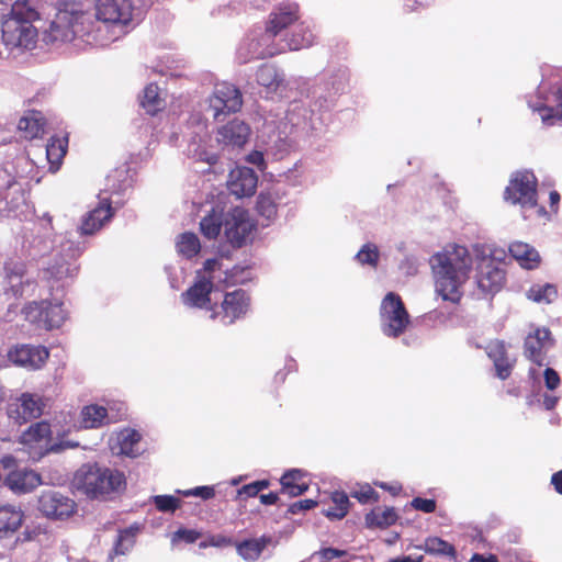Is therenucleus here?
<instances>
[{
	"instance_id": "f257e3e1",
	"label": "nucleus",
	"mask_w": 562,
	"mask_h": 562,
	"mask_svg": "<svg viewBox=\"0 0 562 562\" xmlns=\"http://www.w3.org/2000/svg\"><path fill=\"white\" fill-rule=\"evenodd\" d=\"M472 266V255L463 245L449 244L432 255L430 267L436 293L445 301L459 302Z\"/></svg>"
},
{
	"instance_id": "f03ea898",
	"label": "nucleus",
	"mask_w": 562,
	"mask_h": 562,
	"mask_svg": "<svg viewBox=\"0 0 562 562\" xmlns=\"http://www.w3.org/2000/svg\"><path fill=\"white\" fill-rule=\"evenodd\" d=\"M76 428L70 412H60L52 420H41L29 426L19 437V443L33 461L49 453L76 449L79 442L68 438Z\"/></svg>"
},
{
	"instance_id": "7ed1b4c3",
	"label": "nucleus",
	"mask_w": 562,
	"mask_h": 562,
	"mask_svg": "<svg viewBox=\"0 0 562 562\" xmlns=\"http://www.w3.org/2000/svg\"><path fill=\"white\" fill-rule=\"evenodd\" d=\"M255 228L256 224L249 212L243 207H234L226 213L213 209L200 222V229L204 237L214 239L223 232L225 239L234 247L246 244Z\"/></svg>"
},
{
	"instance_id": "20e7f679",
	"label": "nucleus",
	"mask_w": 562,
	"mask_h": 562,
	"mask_svg": "<svg viewBox=\"0 0 562 562\" xmlns=\"http://www.w3.org/2000/svg\"><path fill=\"white\" fill-rule=\"evenodd\" d=\"M72 486L90 498H104L125 490L126 481L122 472L97 463L81 465L75 473Z\"/></svg>"
},
{
	"instance_id": "39448f33",
	"label": "nucleus",
	"mask_w": 562,
	"mask_h": 562,
	"mask_svg": "<svg viewBox=\"0 0 562 562\" xmlns=\"http://www.w3.org/2000/svg\"><path fill=\"white\" fill-rule=\"evenodd\" d=\"M95 15L105 24L98 30L102 36L100 45H108L134 26L138 11L132 0H98Z\"/></svg>"
},
{
	"instance_id": "423d86ee",
	"label": "nucleus",
	"mask_w": 562,
	"mask_h": 562,
	"mask_svg": "<svg viewBox=\"0 0 562 562\" xmlns=\"http://www.w3.org/2000/svg\"><path fill=\"white\" fill-rule=\"evenodd\" d=\"M221 270L222 263L217 259L206 260L203 269L198 271L194 283L182 294L183 304L205 310L211 314L216 303L212 297L213 281L217 279L227 283L238 282L234 276H226L224 279L216 276V272Z\"/></svg>"
},
{
	"instance_id": "0eeeda50",
	"label": "nucleus",
	"mask_w": 562,
	"mask_h": 562,
	"mask_svg": "<svg viewBox=\"0 0 562 562\" xmlns=\"http://www.w3.org/2000/svg\"><path fill=\"white\" fill-rule=\"evenodd\" d=\"M505 200L513 204H519L525 218L532 216V214H527L528 211H533L538 218H549L544 207L537 203V179L532 172H516L506 187Z\"/></svg>"
},
{
	"instance_id": "6e6552de",
	"label": "nucleus",
	"mask_w": 562,
	"mask_h": 562,
	"mask_svg": "<svg viewBox=\"0 0 562 562\" xmlns=\"http://www.w3.org/2000/svg\"><path fill=\"white\" fill-rule=\"evenodd\" d=\"M81 18L82 15L78 10L58 9L47 27L42 32L43 41L48 45L72 41L78 33Z\"/></svg>"
},
{
	"instance_id": "1a4fd4ad",
	"label": "nucleus",
	"mask_w": 562,
	"mask_h": 562,
	"mask_svg": "<svg viewBox=\"0 0 562 562\" xmlns=\"http://www.w3.org/2000/svg\"><path fill=\"white\" fill-rule=\"evenodd\" d=\"M22 314L29 323L47 330L60 327L67 316L58 299L31 302L22 310Z\"/></svg>"
},
{
	"instance_id": "9d476101",
	"label": "nucleus",
	"mask_w": 562,
	"mask_h": 562,
	"mask_svg": "<svg viewBox=\"0 0 562 562\" xmlns=\"http://www.w3.org/2000/svg\"><path fill=\"white\" fill-rule=\"evenodd\" d=\"M49 406V397L23 392L8 405L7 415L10 420L21 426L29 420L40 418Z\"/></svg>"
},
{
	"instance_id": "9b49d317",
	"label": "nucleus",
	"mask_w": 562,
	"mask_h": 562,
	"mask_svg": "<svg viewBox=\"0 0 562 562\" xmlns=\"http://www.w3.org/2000/svg\"><path fill=\"white\" fill-rule=\"evenodd\" d=\"M380 315L382 330L389 337L403 334L411 322L401 297L393 292L382 300Z\"/></svg>"
},
{
	"instance_id": "f8f14e48",
	"label": "nucleus",
	"mask_w": 562,
	"mask_h": 562,
	"mask_svg": "<svg viewBox=\"0 0 562 562\" xmlns=\"http://www.w3.org/2000/svg\"><path fill=\"white\" fill-rule=\"evenodd\" d=\"M37 509L46 518L65 520L76 513L77 504L74 499L58 491L46 490L38 496Z\"/></svg>"
},
{
	"instance_id": "ddd939ff",
	"label": "nucleus",
	"mask_w": 562,
	"mask_h": 562,
	"mask_svg": "<svg viewBox=\"0 0 562 562\" xmlns=\"http://www.w3.org/2000/svg\"><path fill=\"white\" fill-rule=\"evenodd\" d=\"M249 304V297L243 290L227 292L224 295L221 305L215 303L214 310L210 314V318L218 321L223 325H231L247 313Z\"/></svg>"
},
{
	"instance_id": "4468645a",
	"label": "nucleus",
	"mask_w": 562,
	"mask_h": 562,
	"mask_svg": "<svg viewBox=\"0 0 562 562\" xmlns=\"http://www.w3.org/2000/svg\"><path fill=\"white\" fill-rule=\"evenodd\" d=\"M38 32L33 24L5 20L2 25V38L10 48L32 49L37 42Z\"/></svg>"
},
{
	"instance_id": "2eb2a0df",
	"label": "nucleus",
	"mask_w": 562,
	"mask_h": 562,
	"mask_svg": "<svg viewBox=\"0 0 562 562\" xmlns=\"http://www.w3.org/2000/svg\"><path fill=\"white\" fill-rule=\"evenodd\" d=\"M241 105L240 91L235 86L225 82L217 85L209 99V108L214 119H218L222 114L236 112Z\"/></svg>"
},
{
	"instance_id": "dca6fc26",
	"label": "nucleus",
	"mask_w": 562,
	"mask_h": 562,
	"mask_svg": "<svg viewBox=\"0 0 562 562\" xmlns=\"http://www.w3.org/2000/svg\"><path fill=\"white\" fill-rule=\"evenodd\" d=\"M48 349L40 345H16L8 351V358L12 363L29 370H38L43 368L48 360Z\"/></svg>"
},
{
	"instance_id": "f3484780",
	"label": "nucleus",
	"mask_w": 562,
	"mask_h": 562,
	"mask_svg": "<svg viewBox=\"0 0 562 562\" xmlns=\"http://www.w3.org/2000/svg\"><path fill=\"white\" fill-rule=\"evenodd\" d=\"M257 184L258 177L251 168L237 166L228 173L227 189L238 199L254 195Z\"/></svg>"
},
{
	"instance_id": "a211bd4d",
	"label": "nucleus",
	"mask_w": 562,
	"mask_h": 562,
	"mask_svg": "<svg viewBox=\"0 0 562 562\" xmlns=\"http://www.w3.org/2000/svg\"><path fill=\"white\" fill-rule=\"evenodd\" d=\"M553 346L551 333L546 327H537L525 339V355L537 364L543 363L547 351Z\"/></svg>"
},
{
	"instance_id": "6ab92c4d",
	"label": "nucleus",
	"mask_w": 562,
	"mask_h": 562,
	"mask_svg": "<svg viewBox=\"0 0 562 562\" xmlns=\"http://www.w3.org/2000/svg\"><path fill=\"white\" fill-rule=\"evenodd\" d=\"M250 134L249 125L235 119L218 128L216 139L224 147L241 148L248 142Z\"/></svg>"
},
{
	"instance_id": "aec40b11",
	"label": "nucleus",
	"mask_w": 562,
	"mask_h": 562,
	"mask_svg": "<svg viewBox=\"0 0 562 562\" xmlns=\"http://www.w3.org/2000/svg\"><path fill=\"white\" fill-rule=\"evenodd\" d=\"M140 435L131 428L113 434L109 439V447L113 454L135 458L140 453Z\"/></svg>"
},
{
	"instance_id": "412c9836",
	"label": "nucleus",
	"mask_w": 562,
	"mask_h": 562,
	"mask_svg": "<svg viewBox=\"0 0 562 562\" xmlns=\"http://www.w3.org/2000/svg\"><path fill=\"white\" fill-rule=\"evenodd\" d=\"M5 485L15 494H26L40 486L43 481L40 473L32 469H15L11 471L5 480Z\"/></svg>"
},
{
	"instance_id": "4be33fe9",
	"label": "nucleus",
	"mask_w": 562,
	"mask_h": 562,
	"mask_svg": "<svg viewBox=\"0 0 562 562\" xmlns=\"http://www.w3.org/2000/svg\"><path fill=\"white\" fill-rule=\"evenodd\" d=\"M113 216L111 202L106 196H99V203L88 212L81 222L80 232L85 235H91L99 231Z\"/></svg>"
},
{
	"instance_id": "5701e85b",
	"label": "nucleus",
	"mask_w": 562,
	"mask_h": 562,
	"mask_svg": "<svg viewBox=\"0 0 562 562\" xmlns=\"http://www.w3.org/2000/svg\"><path fill=\"white\" fill-rule=\"evenodd\" d=\"M3 282L7 291L13 295H23L33 284L25 273L24 265L9 261L3 267Z\"/></svg>"
},
{
	"instance_id": "b1692460",
	"label": "nucleus",
	"mask_w": 562,
	"mask_h": 562,
	"mask_svg": "<svg viewBox=\"0 0 562 562\" xmlns=\"http://www.w3.org/2000/svg\"><path fill=\"white\" fill-rule=\"evenodd\" d=\"M505 271L492 260L484 261L479 268L477 284L486 293H495L505 284Z\"/></svg>"
},
{
	"instance_id": "393cba45",
	"label": "nucleus",
	"mask_w": 562,
	"mask_h": 562,
	"mask_svg": "<svg viewBox=\"0 0 562 562\" xmlns=\"http://www.w3.org/2000/svg\"><path fill=\"white\" fill-rule=\"evenodd\" d=\"M508 251L522 269L533 270L541 263L539 251L527 243L520 240L513 241L508 246Z\"/></svg>"
},
{
	"instance_id": "a878e982",
	"label": "nucleus",
	"mask_w": 562,
	"mask_h": 562,
	"mask_svg": "<svg viewBox=\"0 0 562 562\" xmlns=\"http://www.w3.org/2000/svg\"><path fill=\"white\" fill-rule=\"evenodd\" d=\"M108 409L98 404H89L81 408L79 414V425L75 429H95L108 423Z\"/></svg>"
},
{
	"instance_id": "bb28decb",
	"label": "nucleus",
	"mask_w": 562,
	"mask_h": 562,
	"mask_svg": "<svg viewBox=\"0 0 562 562\" xmlns=\"http://www.w3.org/2000/svg\"><path fill=\"white\" fill-rule=\"evenodd\" d=\"M299 7L295 3L282 4L270 15L267 31L276 36L281 30L297 20Z\"/></svg>"
},
{
	"instance_id": "cd10ccee",
	"label": "nucleus",
	"mask_w": 562,
	"mask_h": 562,
	"mask_svg": "<svg viewBox=\"0 0 562 562\" xmlns=\"http://www.w3.org/2000/svg\"><path fill=\"white\" fill-rule=\"evenodd\" d=\"M487 355L493 360L497 376L505 380L509 376L513 361L507 357L506 348L503 341H491L487 346Z\"/></svg>"
},
{
	"instance_id": "c85d7f7f",
	"label": "nucleus",
	"mask_w": 562,
	"mask_h": 562,
	"mask_svg": "<svg viewBox=\"0 0 562 562\" xmlns=\"http://www.w3.org/2000/svg\"><path fill=\"white\" fill-rule=\"evenodd\" d=\"M257 81L269 93L284 91L288 87L283 75L272 65H263L259 68L257 71Z\"/></svg>"
},
{
	"instance_id": "c756f323",
	"label": "nucleus",
	"mask_w": 562,
	"mask_h": 562,
	"mask_svg": "<svg viewBox=\"0 0 562 562\" xmlns=\"http://www.w3.org/2000/svg\"><path fill=\"white\" fill-rule=\"evenodd\" d=\"M45 126L44 115L38 111L26 112L18 123V130L27 139L37 138L43 135Z\"/></svg>"
},
{
	"instance_id": "7c9ffc66",
	"label": "nucleus",
	"mask_w": 562,
	"mask_h": 562,
	"mask_svg": "<svg viewBox=\"0 0 562 562\" xmlns=\"http://www.w3.org/2000/svg\"><path fill=\"white\" fill-rule=\"evenodd\" d=\"M266 151L273 156H282L289 149L288 138L284 132H277L270 124L265 126L261 135Z\"/></svg>"
},
{
	"instance_id": "2f4dec72",
	"label": "nucleus",
	"mask_w": 562,
	"mask_h": 562,
	"mask_svg": "<svg viewBox=\"0 0 562 562\" xmlns=\"http://www.w3.org/2000/svg\"><path fill=\"white\" fill-rule=\"evenodd\" d=\"M24 520L21 508L13 505L0 507V535H10L18 531Z\"/></svg>"
},
{
	"instance_id": "473e14b6",
	"label": "nucleus",
	"mask_w": 562,
	"mask_h": 562,
	"mask_svg": "<svg viewBox=\"0 0 562 562\" xmlns=\"http://www.w3.org/2000/svg\"><path fill=\"white\" fill-rule=\"evenodd\" d=\"M397 518L393 507L378 506L366 515L364 522L368 528L385 529L394 525Z\"/></svg>"
},
{
	"instance_id": "72a5a7b5",
	"label": "nucleus",
	"mask_w": 562,
	"mask_h": 562,
	"mask_svg": "<svg viewBox=\"0 0 562 562\" xmlns=\"http://www.w3.org/2000/svg\"><path fill=\"white\" fill-rule=\"evenodd\" d=\"M272 539L268 536H262L260 538L245 540L237 544V553L247 562L257 561L262 551L271 544Z\"/></svg>"
},
{
	"instance_id": "f704fd0d",
	"label": "nucleus",
	"mask_w": 562,
	"mask_h": 562,
	"mask_svg": "<svg viewBox=\"0 0 562 562\" xmlns=\"http://www.w3.org/2000/svg\"><path fill=\"white\" fill-rule=\"evenodd\" d=\"M304 473L301 470L292 469L286 471L281 480L282 493L294 497L307 491L308 485L303 481Z\"/></svg>"
},
{
	"instance_id": "c9c22d12",
	"label": "nucleus",
	"mask_w": 562,
	"mask_h": 562,
	"mask_svg": "<svg viewBox=\"0 0 562 562\" xmlns=\"http://www.w3.org/2000/svg\"><path fill=\"white\" fill-rule=\"evenodd\" d=\"M526 296L537 304H550L557 300L558 289L551 283H536L526 291Z\"/></svg>"
},
{
	"instance_id": "e433bc0d",
	"label": "nucleus",
	"mask_w": 562,
	"mask_h": 562,
	"mask_svg": "<svg viewBox=\"0 0 562 562\" xmlns=\"http://www.w3.org/2000/svg\"><path fill=\"white\" fill-rule=\"evenodd\" d=\"M138 532L139 527L136 525L121 530L114 543L113 551L110 554V559H113L114 555H125L130 552L135 544V539Z\"/></svg>"
},
{
	"instance_id": "4c0bfd02",
	"label": "nucleus",
	"mask_w": 562,
	"mask_h": 562,
	"mask_svg": "<svg viewBox=\"0 0 562 562\" xmlns=\"http://www.w3.org/2000/svg\"><path fill=\"white\" fill-rule=\"evenodd\" d=\"M140 104L149 114H156L165 106L157 85L150 83L145 87Z\"/></svg>"
},
{
	"instance_id": "58836bf2",
	"label": "nucleus",
	"mask_w": 562,
	"mask_h": 562,
	"mask_svg": "<svg viewBox=\"0 0 562 562\" xmlns=\"http://www.w3.org/2000/svg\"><path fill=\"white\" fill-rule=\"evenodd\" d=\"M77 269L72 265L65 260H57L54 263L48 265L44 269V278L48 281H63L68 278H72Z\"/></svg>"
},
{
	"instance_id": "ea45409f",
	"label": "nucleus",
	"mask_w": 562,
	"mask_h": 562,
	"mask_svg": "<svg viewBox=\"0 0 562 562\" xmlns=\"http://www.w3.org/2000/svg\"><path fill=\"white\" fill-rule=\"evenodd\" d=\"M314 43V34L308 25L300 24L288 41L291 50L310 47Z\"/></svg>"
},
{
	"instance_id": "a19ab883",
	"label": "nucleus",
	"mask_w": 562,
	"mask_h": 562,
	"mask_svg": "<svg viewBox=\"0 0 562 562\" xmlns=\"http://www.w3.org/2000/svg\"><path fill=\"white\" fill-rule=\"evenodd\" d=\"M419 549L428 554L446 555L452 559L457 555L454 547L439 537H428Z\"/></svg>"
},
{
	"instance_id": "79ce46f5",
	"label": "nucleus",
	"mask_w": 562,
	"mask_h": 562,
	"mask_svg": "<svg viewBox=\"0 0 562 562\" xmlns=\"http://www.w3.org/2000/svg\"><path fill=\"white\" fill-rule=\"evenodd\" d=\"M37 19V11L27 0H18L13 3L11 16L8 20H18L19 22H27L32 24Z\"/></svg>"
},
{
	"instance_id": "37998d69",
	"label": "nucleus",
	"mask_w": 562,
	"mask_h": 562,
	"mask_svg": "<svg viewBox=\"0 0 562 562\" xmlns=\"http://www.w3.org/2000/svg\"><path fill=\"white\" fill-rule=\"evenodd\" d=\"M176 247L180 255L191 258L200 251L201 245L195 234L183 233L178 237Z\"/></svg>"
},
{
	"instance_id": "c03bdc74",
	"label": "nucleus",
	"mask_w": 562,
	"mask_h": 562,
	"mask_svg": "<svg viewBox=\"0 0 562 562\" xmlns=\"http://www.w3.org/2000/svg\"><path fill=\"white\" fill-rule=\"evenodd\" d=\"M256 206L258 213L267 220H272L277 216V199L271 192H261L257 198Z\"/></svg>"
},
{
	"instance_id": "a18cd8bd",
	"label": "nucleus",
	"mask_w": 562,
	"mask_h": 562,
	"mask_svg": "<svg viewBox=\"0 0 562 562\" xmlns=\"http://www.w3.org/2000/svg\"><path fill=\"white\" fill-rule=\"evenodd\" d=\"M331 501L335 505L334 508H329L324 512V515L330 519H341L348 513L349 499L345 493L335 492L331 495Z\"/></svg>"
},
{
	"instance_id": "49530a36",
	"label": "nucleus",
	"mask_w": 562,
	"mask_h": 562,
	"mask_svg": "<svg viewBox=\"0 0 562 562\" xmlns=\"http://www.w3.org/2000/svg\"><path fill=\"white\" fill-rule=\"evenodd\" d=\"M66 154V146L63 139L52 138L46 147V156L55 170L58 168L64 155Z\"/></svg>"
},
{
	"instance_id": "de8ad7c7",
	"label": "nucleus",
	"mask_w": 562,
	"mask_h": 562,
	"mask_svg": "<svg viewBox=\"0 0 562 562\" xmlns=\"http://www.w3.org/2000/svg\"><path fill=\"white\" fill-rule=\"evenodd\" d=\"M562 89L557 93L555 106H541L538 109L539 116L543 124L553 125L557 120H562V108L560 106V97Z\"/></svg>"
},
{
	"instance_id": "09e8293b",
	"label": "nucleus",
	"mask_w": 562,
	"mask_h": 562,
	"mask_svg": "<svg viewBox=\"0 0 562 562\" xmlns=\"http://www.w3.org/2000/svg\"><path fill=\"white\" fill-rule=\"evenodd\" d=\"M356 257L361 265L375 267L379 259L378 247L373 244H367L358 251Z\"/></svg>"
},
{
	"instance_id": "8fccbe9b",
	"label": "nucleus",
	"mask_w": 562,
	"mask_h": 562,
	"mask_svg": "<svg viewBox=\"0 0 562 562\" xmlns=\"http://www.w3.org/2000/svg\"><path fill=\"white\" fill-rule=\"evenodd\" d=\"M160 512L173 513L180 506V499L171 495H157L153 498Z\"/></svg>"
},
{
	"instance_id": "3c124183",
	"label": "nucleus",
	"mask_w": 562,
	"mask_h": 562,
	"mask_svg": "<svg viewBox=\"0 0 562 562\" xmlns=\"http://www.w3.org/2000/svg\"><path fill=\"white\" fill-rule=\"evenodd\" d=\"M351 496L360 503H369L378 501V494L369 484H359L351 492Z\"/></svg>"
},
{
	"instance_id": "603ef678",
	"label": "nucleus",
	"mask_w": 562,
	"mask_h": 562,
	"mask_svg": "<svg viewBox=\"0 0 562 562\" xmlns=\"http://www.w3.org/2000/svg\"><path fill=\"white\" fill-rule=\"evenodd\" d=\"M179 494L183 496H195L201 497L202 499H211L215 496V490L213 486H198L190 490L178 491Z\"/></svg>"
},
{
	"instance_id": "864d4df0",
	"label": "nucleus",
	"mask_w": 562,
	"mask_h": 562,
	"mask_svg": "<svg viewBox=\"0 0 562 562\" xmlns=\"http://www.w3.org/2000/svg\"><path fill=\"white\" fill-rule=\"evenodd\" d=\"M200 538V532L193 529H179L177 530L171 538L172 543L178 541H184L187 543H192Z\"/></svg>"
},
{
	"instance_id": "5fc2aeb1",
	"label": "nucleus",
	"mask_w": 562,
	"mask_h": 562,
	"mask_svg": "<svg viewBox=\"0 0 562 562\" xmlns=\"http://www.w3.org/2000/svg\"><path fill=\"white\" fill-rule=\"evenodd\" d=\"M411 506L416 510H420L424 513H432L436 509V502L434 499L415 497L411 502Z\"/></svg>"
},
{
	"instance_id": "6e6d98bb",
	"label": "nucleus",
	"mask_w": 562,
	"mask_h": 562,
	"mask_svg": "<svg viewBox=\"0 0 562 562\" xmlns=\"http://www.w3.org/2000/svg\"><path fill=\"white\" fill-rule=\"evenodd\" d=\"M543 376L548 390L553 391L560 385V376L553 369L547 368L544 370Z\"/></svg>"
},
{
	"instance_id": "4d7b16f0",
	"label": "nucleus",
	"mask_w": 562,
	"mask_h": 562,
	"mask_svg": "<svg viewBox=\"0 0 562 562\" xmlns=\"http://www.w3.org/2000/svg\"><path fill=\"white\" fill-rule=\"evenodd\" d=\"M189 155L199 160L206 161L207 164H214L217 160L216 155L207 154L205 150L199 149L198 147L192 148V146L189 147Z\"/></svg>"
},
{
	"instance_id": "13d9d810",
	"label": "nucleus",
	"mask_w": 562,
	"mask_h": 562,
	"mask_svg": "<svg viewBox=\"0 0 562 562\" xmlns=\"http://www.w3.org/2000/svg\"><path fill=\"white\" fill-rule=\"evenodd\" d=\"M316 505H317V502L314 499H303V501L293 503L290 506V512L292 514H297L302 510H308V509L315 507Z\"/></svg>"
},
{
	"instance_id": "bf43d9fd",
	"label": "nucleus",
	"mask_w": 562,
	"mask_h": 562,
	"mask_svg": "<svg viewBox=\"0 0 562 562\" xmlns=\"http://www.w3.org/2000/svg\"><path fill=\"white\" fill-rule=\"evenodd\" d=\"M246 160L247 162L257 166L261 170H263L266 167L263 154L260 150H252L251 153H249L246 156Z\"/></svg>"
},
{
	"instance_id": "052dcab7",
	"label": "nucleus",
	"mask_w": 562,
	"mask_h": 562,
	"mask_svg": "<svg viewBox=\"0 0 562 562\" xmlns=\"http://www.w3.org/2000/svg\"><path fill=\"white\" fill-rule=\"evenodd\" d=\"M231 543H232V540L222 535H215V536L209 537V544L211 547L223 548V547L229 546Z\"/></svg>"
},
{
	"instance_id": "680f3d73",
	"label": "nucleus",
	"mask_w": 562,
	"mask_h": 562,
	"mask_svg": "<svg viewBox=\"0 0 562 562\" xmlns=\"http://www.w3.org/2000/svg\"><path fill=\"white\" fill-rule=\"evenodd\" d=\"M469 562H497V558L493 554L485 557L483 554L475 553L471 557Z\"/></svg>"
},
{
	"instance_id": "e2e57ef3",
	"label": "nucleus",
	"mask_w": 562,
	"mask_h": 562,
	"mask_svg": "<svg viewBox=\"0 0 562 562\" xmlns=\"http://www.w3.org/2000/svg\"><path fill=\"white\" fill-rule=\"evenodd\" d=\"M77 3H78V0H57L56 5H57V10L58 9L78 10Z\"/></svg>"
},
{
	"instance_id": "0e129e2a",
	"label": "nucleus",
	"mask_w": 562,
	"mask_h": 562,
	"mask_svg": "<svg viewBox=\"0 0 562 562\" xmlns=\"http://www.w3.org/2000/svg\"><path fill=\"white\" fill-rule=\"evenodd\" d=\"M259 492L257 491L256 486L250 483V484H247V485H244L239 491H238V494L241 495V494H246L247 496L249 497H254L258 494Z\"/></svg>"
},
{
	"instance_id": "69168bd1",
	"label": "nucleus",
	"mask_w": 562,
	"mask_h": 562,
	"mask_svg": "<svg viewBox=\"0 0 562 562\" xmlns=\"http://www.w3.org/2000/svg\"><path fill=\"white\" fill-rule=\"evenodd\" d=\"M321 554L324 559L331 560L334 558L341 557L342 552H340L336 549L327 548V549L322 550Z\"/></svg>"
},
{
	"instance_id": "338daca9",
	"label": "nucleus",
	"mask_w": 562,
	"mask_h": 562,
	"mask_svg": "<svg viewBox=\"0 0 562 562\" xmlns=\"http://www.w3.org/2000/svg\"><path fill=\"white\" fill-rule=\"evenodd\" d=\"M551 482L554 485L557 492L562 494V471H559L555 474H553Z\"/></svg>"
},
{
	"instance_id": "774afa93",
	"label": "nucleus",
	"mask_w": 562,
	"mask_h": 562,
	"mask_svg": "<svg viewBox=\"0 0 562 562\" xmlns=\"http://www.w3.org/2000/svg\"><path fill=\"white\" fill-rule=\"evenodd\" d=\"M278 501V494L269 493L260 496V502L265 505H273Z\"/></svg>"
}]
</instances>
